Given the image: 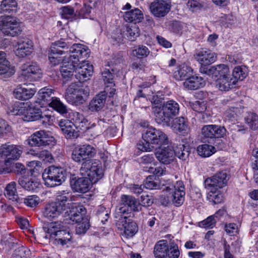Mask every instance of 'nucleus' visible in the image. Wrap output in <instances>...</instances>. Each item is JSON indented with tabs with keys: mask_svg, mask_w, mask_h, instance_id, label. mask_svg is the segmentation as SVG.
Listing matches in <instances>:
<instances>
[{
	"mask_svg": "<svg viewBox=\"0 0 258 258\" xmlns=\"http://www.w3.org/2000/svg\"><path fill=\"white\" fill-rule=\"evenodd\" d=\"M201 73L212 77L221 78L230 75L229 67L225 64H220L211 67L210 68H200Z\"/></svg>",
	"mask_w": 258,
	"mask_h": 258,
	"instance_id": "nucleus-15",
	"label": "nucleus"
},
{
	"mask_svg": "<svg viewBox=\"0 0 258 258\" xmlns=\"http://www.w3.org/2000/svg\"><path fill=\"white\" fill-rule=\"evenodd\" d=\"M10 109V112L14 115H24L26 113L27 107L23 103L16 102Z\"/></svg>",
	"mask_w": 258,
	"mask_h": 258,
	"instance_id": "nucleus-50",
	"label": "nucleus"
},
{
	"mask_svg": "<svg viewBox=\"0 0 258 258\" xmlns=\"http://www.w3.org/2000/svg\"><path fill=\"white\" fill-rule=\"evenodd\" d=\"M43 106H44V103L37 102V101L31 103L28 105V107H27L26 113L25 116L22 118L23 119L27 121L38 120L42 113L41 108Z\"/></svg>",
	"mask_w": 258,
	"mask_h": 258,
	"instance_id": "nucleus-19",
	"label": "nucleus"
},
{
	"mask_svg": "<svg viewBox=\"0 0 258 258\" xmlns=\"http://www.w3.org/2000/svg\"><path fill=\"white\" fill-rule=\"evenodd\" d=\"M62 222L60 221L48 223L44 224L43 230L45 234L44 236V238L46 239H51L53 240L56 233H57L60 229H62Z\"/></svg>",
	"mask_w": 258,
	"mask_h": 258,
	"instance_id": "nucleus-27",
	"label": "nucleus"
},
{
	"mask_svg": "<svg viewBox=\"0 0 258 258\" xmlns=\"http://www.w3.org/2000/svg\"><path fill=\"white\" fill-rule=\"evenodd\" d=\"M13 73V70H10V63L7 59L0 61V75L8 74L11 75Z\"/></svg>",
	"mask_w": 258,
	"mask_h": 258,
	"instance_id": "nucleus-63",
	"label": "nucleus"
},
{
	"mask_svg": "<svg viewBox=\"0 0 258 258\" xmlns=\"http://www.w3.org/2000/svg\"><path fill=\"white\" fill-rule=\"evenodd\" d=\"M189 105L194 111L198 112H204L207 109L206 104L204 101H196L189 102Z\"/></svg>",
	"mask_w": 258,
	"mask_h": 258,
	"instance_id": "nucleus-58",
	"label": "nucleus"
},
{
	"mask_svg": "<svg viewBox=\"0 0 258 258\" xmlns=\"http://www.w3.org/2000/svg\"><path fill=\"white\" fill-rule=\"evenodd\" d=\"M102 77L105 84L110 85V86H114L113 76L109 70L105 69L102 72Z\"/></svg>",
	"mask_w": 258,
	"mask_h": 258,
	"instance_id": "nucleus-62",
	"label": "nucleus"
},
{
	"mask_svg": "<svg viewBox=\"0 0 258 258\" xmlns=\"http://www.w3.org/2000/svg\"><path fill=\"white\" fill-rule=\"evenodd\" d=\"M106 100L105 92H101L95 95L90 101L89 109L92 112H98L103 108Z\"/></svg>",
	"mask_w": 258,
	"mask_h": 258,
	"instance_id": "nucleus-26",
	"label": "nucleus"
},
{
	"mask_svg": "<svg viewBox=\"0 0 258 258\" xmlns=\"http://www.w3.org/2000/svg\"><path fill=\"white\" fill-rule=\"evenodd\" d=\"M227 174L226 171H220L205 180L206 188L219 189L226 185L227 181Z\"/></svg>",
	"mask_w": 258,
	"mask_h": 258,
	"instance_id": "nucleus-17",
	"label": "nucleus"
},
{
	"mask_svg": "<svg viewBox=\"0 0 258 258\" xmlns=\"http://www.w3.org/2000/svg\"><path fill=\"white\" fill-rule=\"evenodd\" d=\"M39 202V198L36 195L29 196L24 199V203L30 207L36 206Z\"/></svg>",
	"mask_w": 258,
	"mask_h": 258,
	"instance_id": "nucleus-60",
	"label": "nucleus"
},
{
	"mask_svg": "<svg viewBox=\"0 0 258 258\" xmlns=\"http://www.w3.org/2000/svg\"><path fill=\"white\" fill-rule=\"evenodd\" d=\"M194 57L202 66H205L213 63L217 59L216 54L207 48L197 50Z\"/></svg>",
	"mask_w": 258,
	"mask_h": 258,
	"instance_id": "nucleus-16",
	"label": "nucleus"
},
{
	"mask_svg": "<svg viewBox=\"0 0 258 258\" xmlns=\"http://www.w3.org/2000/svg\"><path fill=\"white\" fill-rule=\"evenodd\" d=\"M192 73V70L186 65L181 66L178 70L174 72V76L176 79L178 80H184L187 79Z\"/></svg>",
	"mask_w": 258,
	"mask_h": 258,
	"instance_id": "nucleus-39",
	"label": "nucleus"
},
{
	"mask_svg": "<svg viewBox=\"0 0 258 258\" xmlns=\"http://www.w3.org/2000/svg\"><path fill=\"white\" fill-rule=\"evenodd\" d=\"M155 155L158 160L164 164H169L175 159L173 150L169 147L160 149Z\"/></svg>",
	"mask_w": 258,
	"mask_h": 258,
	"instance_id": "nucleus-25",
	"label": "nucleus"
},
{
	"mask_svg": "<svg viewBox=\"0 0 258 258\" xmlns=\"http://www.w3.org/2000/svg\"><path fill=\"white\" fill-rule=\"evenodd\" d=\"M77 117L78 119H76L75 123L68 119L59 120L58 125L67 138H77L79 136L78 132L76 131L75 128L79 127L80 125L78 124L83 123L84 118L82 114L78 113Z\"/></svg>",
	"mask_w": 258,
	"mask_h": 258,
	"instance_id": "nucleus-11",
	"label": "nucleus"
},
{
	"mask_svg": "<svg viewBox=\"0 0 258 258\" xmlns=\"http://www.w3.org/2000/svg\"><path fill=\"white\" fill-rule=\"evenodd\" d=\"M70 195L69 192L58 194L56 201L47 204L43 212V216L49 220L58 217L63 212L66 213L70 208L69 199Z\"/></svg>",
	"mask_w": 258,
	"mask_h": 258,
	"instance_id": "nucleus-4",
	"label": "nucleus"
},
{
	"mask_svg": "<svg viewBox=\"0 0 258 258\" xmlns=\"http://www.w3.org/2000/svg\"><path fill=\"white\" fill-rule=\"evenodd\" d=\"M242 109L238 105H232L229 107L225 112V117L229 120L235 119L239 114H240Z\"/></svg>",
	"mask_w": 258,
	"mask_h": 258,
	"instance_id": "nucleus-45",
	"label": "nucleus"
},
{
	"mask_svg": "<svg viewBox=\"0 0 258 258\" xmlns=\"http://www.w3.org/2000/svg\"><path fill=\"white\" fill-rule=\"evenodd\" d=\"M15 53L19 57H24L31 54L33 51V43L29 39H20L17 42Z\"/></svg>",
	"mask_w": 258,
	"mask_h": 258,
	"instance_id": "nucleus-18",
	"label": "nucleus"
},
{
	"mask_svg": "<svg viewBox=\"0 0 258 258\" xmlns=\"http://www.w3.org/2000/svg\"><path fill=\"white\" fill-rule=\"evenodd\" d=\"M226 134L224 126L216 124L204 125L201 129V135L205 142L212 143L215 139L223 137Z\"/></svg>",
	"mask_w": 258,
	"mask_h": 258,
	"instance_id": "nucleus-10",
	"label": "nucleus"
},
{
	"mask_svg": "<svg viewBox=\"0 0 258 258\" xmlns=\"http://www.w3.org/2000/svg\"><path fill=\"white\" fill-rule=\"evenodd\" d=\"M172 130L178 134H183L188 130L187 121L183 117H176L170 122V125Z\"/></svg>",
	"mask_w": 258,
	"mask_h": 258,
	"instance_id": "nucleus-31",
	"label": "nucleus"
},
{
	"mask_svg": "<svg viewBox=\"0 0 258 258\" xmlns=\"http://www.w3.org/2000/svg\"><path fill=\"white\" fill-rule=\"evenodd\" d=\"M168 246L166 240H160L155 245L154 254L155 258H166Z\"/></svg>",
	"mask_w": 258,
	"mask_h": 258,
	"instance_id": "nucleus-38",
	"label": "nucleus"
},
{
	"mask_svg": "<svg viewBox=\"0 0 258 258\" xmlns=\"http://www.w3.org/2000/svg\"><path fill=\"white\" fill-rule=\"evenodd\" d=\"M77 223L78 224L76 228V232L78 234H85L90 226L89 220L88 218H85L84 220Z\"/></svg>",
	"mask_w": 258,
	"mask_h": 258,
	"instance_id": "nucleus-55",
	"label": "nucleus"
},
{
	"mask_svg": "<svg viewBox=\"0 0 258 258\" xmlns=\"http://www.w3.org/2000/svg\"><path fill=\"white\" fill-rule=\"evenodd\" d=\"M80 173L83 176H87L93 183L97 182L104 176L102 164L97 160L83 162Z\"/></svg>",
	"mask_w": 258,
	"mask_h": 258,
	"instance_id": "nucleus-7",
	"label": "nucleus"
},
{
	"mask_svg": "<svg viewBox=\"0 0 258 258\" xmlns=\"http://www.w3.org/2000/svg\"><path fill=\"white\" fill-rule=\"evenodd\" d=\"M53 90L48 87H44L41 89L38 93V100L37 102L44 103V105H48L52 103V100L56 97H52L53 94Z\"/></svg>",
	"mask_w": 258,
	"mask_h": 258,
	"instance_id": "nucleus-32",
	"label": "nucleus"
},
{
	"mask_svg": "<svg viewBox=\"0 0 258 258\" xmlns=\"http://www.w3.org/2000/svg\"><path fill=\"white\" fill-rule=\"evenodd\" d=\"M22 153V148L15 145L6 144L3 145L0 148V156L7 158L5 161V164L6 165L11 161L18 160L20 157Z\"/></svg>",
	"mask_w": 258,
	"mask_h": 258,
	"instance_id": "nucleus-13",
	"label": "nucleus"
},
{
	"mask_svg": "<svg viewBox=\"0 0 258 258\" xmlns=\"http://www.w3.org/2000/svg\"><path fill=\"white\" fill-rule=\"evenodd\" d=\"M72 239V234L69 231L60 229L59 231L56 233L53 240H54L55 244L64 245L71 241Z\"/></svg>",
	"mask_w": 258,
	"mask_h": 258,
	"instance_id": "nucleus-36",
	"label": "nucleus"
},
{
	"mask_svg": "<svg viewBox=\"0 0 258 258\" xmlns=\"http://www.w3.org/2000/svg\"><path fill=\"white\" fill-rule=\"evenodd\" d=\"M173 150L174 157L176 156L183 161L186 160L190 154L189 147L185 145L183 143L177 144Z\"/></svg>",
	"mask_w": 258,
	"mask_h": 258,
	"instance_id": "nucleus-37",
	"label": "nucleus"
},
{
	"mask_svg": "<svg viewBox=\"0 0 258 258\" xmlns=\"http://www.w3.org/2000/svg\"><path fill=\"white\" fill-rule=\"evenodd\" d=\"M33 87L32 84H24L23 86L18 87L14 92L15 98L25 100L31 98L36 91Z\"/></svg>",
	"mask_w": 258,
	"mask_h": 258,
	"instance_id": "nucleus-23",
	"label": "nucleus"
},
{
	"mask_svg": "<svg viewBox=\"0 0 258 258\" xmlns=\"http://www.w3.org/2000/svg\"><path fill=\"white\" fill-rule=\"evenodd\" d=\"M5 195L9 200L18 202L19 197L15 182H11L7 185L5 188Z\"/></svg>",
	"mask_w": 258,
	"mask_h": 258,
	"instance_id": "nucleus-41",
	"label": "nucleus"
},
{
	"mask_svg": "<svg viewBox=\"0 0 258 258\" xmlns=\"http://www.w3.org/2000/svg\"><path fill=\"white\" fill-rule=\"evenodd\" d=\"M44 184L48 187L60 185L66 178V173L63 169L54 166L46 168L42 173Z\"/></svg>",
	"mask_w": 258,
	"mask_h": 258,
	"instance_id": "nucleus-6",
	"label": "nucleus"
},
{
	"mask_svg": "<svg viewBox=\"0 0 258 258\" xmlns=\"http://www.w3.org/2000/svg\"><path fill=\"white\" fill-rule=\"evenodd\" d=\"M87 211L86 208L83 205H78L74 207L71 211L70 220L76 223L81 222L85 218H88L86 216Z\"/></svg>",
	"mask_w": 258,
	"mask_h": 258,
	"instance_id": "nucleus-34",
	"label": "nucleus"
},
{
	"mask_svg": "<svg viewBox=\"0 0 258 258\" xmlns=\"http://www.w3.org/2000/svg\"><path fill=\"white\" fill-rule=\"evenodd\" d=\"M41 136V146H53L55 144L54 138L51 136L49 132L44 131Z\"/></svg>",
	"mask_w": 258,
	"mask_h": 258,
	"instance_id": "nucleus-56",
	"label": "nucleus"
},
{
	"mask_svg": "<svg viewBox=\"0 0 258 258\" xmlns=\"http://www.w3.org/2000/svg\"><path fill=\"white\" fill-rule=\"evenodd\" d=\"M179 254L180 252L177 245L168 246L167 255L168 258H178Z\"/></svg>",
	"mask_w": 258,
	"mask_h": 258,
	"instance_id": "nucleus-64",
	"label": "nucleus"
},
{
	"mask_svg": "<svg viewBox=\"0 0 258 258\" xmlns=\"http://www.w3.org/2000/svg\"><path fill=\"white\" fill-rule=\"evenodd\" d=\"M126 35L128 39L134 41L140 35V30L136 24H131L126 27Z\"/></svg>",
	"mask_w": 258,
	"mask_h": 258,
	"instance_id": "nucleus-53",
	"label": "nucleus"
},
{
	"mask_svg": "<svg viewBox=\"0 0 258 258\" xmlns=\"http://www.w3.org/2000/svg\"><path fill=\"white\" fill-rule=\"evenodd\" d=\"M244 120L251 130H258V115L256 113L248 112L244 117Z\"/></svg>",
	"mask_w": 258,
	"mask_h": 258,
	"instance_id": "nucleus-43",
	"label": "nucleus"
},
{
	"mask_svg": "<svg viewBox=\"0 0 258 258\" xmlns=\"http://www.w3.org/2000/svg\"><path fill=\"white\" fill-rule=\"evenodd\" d=\"M89 3H85L79 12V15L83 18H87L93 7H96V0H89Z\"/></svg>",
	"mask_w": 258,
	"mask_h": 258,
	"instance_id": "nucleus-44",
	"label": "nucleus"
},
{
	"mask_svg": "<svg viewBox=\"0 0 258 258\" xmlns=\"http://www.w3.org/2000/svg\"><path fill=\"white\" fill-rule=\"evenodd\" d=\"M247 75V69L245 67L237 66L234 68L232 73V77L238 80L242 81Z\"/></svg>",
	"mask_w": 258,
	"mask_h": 258,
	"instance_id": "nucleus-46",
	"label": "nucleus"
},
{
	"mask_svg": "<svg viewBox=\"0 0 258 258\" xmlns=\"http://www.w3.org/2000/svg\"><path fill=\"white\" fill-rule=\"evenodd\" d=\"M183 86L187 90H195L203 87L205 82L201 77L190 76L183 83Z\"/></svg>",
	"mask_w": 258,
	"mask_h": 258,
	"instance_id": "nucleus-29",
	"label": "nucleus"
},
{
	"mask_svg": "<svg viewBox=\"0 0 258 258\" xmlns=\"http://www.w3.org/2000/svg\"><path fill=\"white\" fill-rule=\"evenodd\" d=\"M86 57H83L79 62H82L80 66H78L76 69V74L75 77L79 80L80 82L83 79L90 77L93 71V67L92 65L89 64L88 63L85 61V59ZM80 63H79L78 66Z\"/></svg>",
	"mask_w": 258,
	"mask_h": 258,
	"instance_id": "nucleus-24",
	"label": "nucleus"
},
{
	"mask_svg": "<svg viewBox=\"0 0 258 258\" xmlns=\"http://www.w3.org/2000/svg\"><path fill=\"white\" fill-rule=\"evenodd\" d=\"M150 53L147 47L143 45L137 46L133 50V54L138 58L146 57Z\"/></svg>",
	"mask_w": 258,
	"mask_h": 258,
	"instance_id": "nucleus-54",
	"label": "nucleus"
},
{
	"mask_svg": "<svg viewBox=\"0 0 258 258\" xmlns=\"http://www.w3.org/2000/svg\"><path fill=\"white\" fill-rule=\"evenodd\" d=\"M216 86L219 90L227 91L232 89L236 84V79L230 75L223 78H218L216 80Z\"/></svg>",
	"mask_w": 258,
	"mask_h": 258,
	"instance_id": "nucleus-30",
	"label": "nucleus"
},
{
	"mask_svg": "<svg viewBox=\"0 0 258 258\" xmlns=\"http://www.w3.org/2000/svg\"><path fill=\"white\" fill-rule=\"evenodd\" d=\"M80 83H72L66 90L65 98L69 103L76 105L82 104L89 96V89L80 88Z\"/></svg>",
	"mask_w": 258,
	"mask_h": 258,
	"instance_id": "nucleus-5",
	"label": "nucleus"
},
{
	"mask_svg": "<svg viewBox=\"0 0 258 258\" xmlns=\"http://www.w3.org/2000/svg\"><path fill=\"white\" fill-rule=\"evenodd\" d=\"M121 223L122 226L121 229L123 230L121 235L124 238L133 237L138 231V226L132 219L124 216L122 218Z\"/></svg>",
	"mask_w": 258,
	"mask_h": 258,
	"instance_id": "nucleus-21",
	"label": "nucleus"
},
{
	"mask_svg": "<svg viewBox=\"0 0 258 258\" xmlns=\"http://www.w3.org/2000/svg\"><path fill=\"white\" fill-rule=\"evenodd\" d=\"M48 106L53 108L54 110L61 114L68 113L67 106L57 98L54 99V100H52V103H50Z\"/></svg>",
	"mask_w": 258,
	"mask_h": 258,
	"instance_id": "nucleus-51",
	"label": "nucleus"
},
{
	"mask_svg": "<svg viewBox=\"0 0 258 258\" xmlns=\"http://www.w3.org/2000/svg\"><path fill=\"white\" fill-rule=\"evenodd\" d=\"M123 17L126 22L133 23V24L141 22L144 18L143 13L138 8L125 12Z\"/></svg>",
	"mask_w": 258,
	"mask_h": 258,
	"instance_id": "nucleus-35",
	"label": "nucleus"
},
{
	"mask_svg": "<svg viewBox=\"0 0 258 258\" xmlns=\"http://www.w3.org/2000/svg\"><path fill=\"white\" fill-rule=\"evenodd\" d=\"M30 153L32 156L36 157L40 160L48 161L51 158V155L50 152L46 150H31Z\"/></svg>",
	"mask_w": 258,
	"mask_h": 258,
	"instance_id": "nucleus-52",
	"label": "nucleus"
},
{
	"mask_svg": "<svg viewBox=\"0 0 258 258\" xmlns=\"http://www.w3.org/2000/svg\"><path fill=\"white\" fill-rule=\"evenodd\" d=\"M170 0H155L150 5V11L152 15L157 18L165 16L170 11Z\"/></svg>",
	"mask_w": 258,
	"mask_h": 258,
	"instance_id": "nucleus-14",
	"label": "nucleus"
},
{
	"mask_svg": "<svg viewBox=\"0 0 258 258\" xmlns=\"http://www.w3.org/2000/svg\"><path fill=\"white\" fill-rule=\"evenodd\" d=\"M197 152L200 156L208 157L215 153L216 149L212 145L203 144L198 147Z\"/></svg>",
	"mask_w": 258,
	"mask_h": 258,
	"instance_id": "nucleus-42",
	"label": "nucleus"
},
{
	"mask_svg": "<svg viewBox=\"0 0 258 258\" xmlns=\"http://www.w3.org/2000/svg\"><path fill=\"white\" fill-rule=\"evenodd\" d=\"M144 187L149 189H157L160 188L158 180L156 179L154 175L148 176L144 182Z\"/></svg>",
	"mask_w": 258,
	"mask_h": 258,
	"instance_id": "nucleus-47",
	"label": "nucleus"
},
{
	"mask_svg": "<svg viewBox=\"0 0 258 258\" xmlns=\"http://www.w3.org/2000/svg\"><path fill=\"white\" fill-rule=\"evenodd\" d=\"M153 112L158 123L170 126L171 120L179 113V105L174 100H169L160 106L153 107Z\"/></svg>",
	"mask_w": 258,
	"mask_h": 258,
	"instance_id": "nucleus-2",
	"label": "nucleus"
},
{
	"mask_svg": "<svg viewBox=\"0 0 258 258\" xmlns=\"http://www.w3.org/2000/svg\"><path fill=\"white\" fill-rule=\"evenodd\" d=\"M22 71L21 80L30 81H35L40 78L42 76V70L36 62H28L21 67Z\"/></svg>",
	"mask_w": 258,
	"mask_h": 258,
	"instance_id": "nucleus-12",
	"label": "nucleus"
},
{
	"mask_svg": "<svg viewBox=\"0 0 258 258\" xmlns=\"http://www.w3.org/2000/svg\"><path fill=\"white\" fill-rule=\"evenodd\" d=\"M121 207L120 213H125L126 212L139 211L140 209V203L136 198L132 196L122 195L121 197Z\"/></svg>",
	"mask_w": 258,
	"mask_h": 258,
	"instance_id": "nucleus-20",
	"label": "nucleus"
},
{
	"mask_svg": "<svg viewBox=\"0 0 258 258\" xmlns=\"http://www.w3.org/2000/svg\"><path fill=\"white\" fill-rule=\"evenodd\" d=\"M44 130H40L33 133L27 140L28 143L31 146H41V136Z\"/></svg>",
	"mask_w": 258,
	"mask_h": 258,
	"instance_id": "nucleus-48",
	"label": "nucleus"
},
{
	"mask_svg": "<svg viewBox=\"0 0 258 258\" xmlns=\"http://www.w3.org/2000/svg\"><path fill=\"white\" fill-rule=\"evenodd\" d=\"M19 184L25 190L28 191H36L40 186V183L37 180L29 176H22L18 180Z\"/></svg>",
	"mask_w": 258,
	"mask_h": 258,
	"instance_id": "nucleus-28",
	"label": "nucleus"
},
{
	"mask_svg": "<svg viewBox=\"0 0 258 258\" xmlns=\"http://www.w3.org/2000/svg\"><path fill=\"white\" fill-rule=\"evenodd\" d=\"M70 182L71 187L74 191L82 193L88 191L93 183L87 177L73 178Z\"/></svg>",
	"mask_w": 258,
	"mask_h": 258,
	"instance_id": "nucleus-22",
	"label": "nucleus"
},
{
	"mask_svg": "<svg viewBox=\"0 0 258 258\" xmlns=\"http://www.w3.org/2000/svg\"><path fill=\"white\" fill-rule=\"evenodd\" d=\"M72 54L65 57L62 60V65L60 70L62 77L67 81L70 78H73V73L78 66L79 61L83 57H88L89 50L87 47L81 44H74L70 48Z\"/></svg>",
	"mask_w": 258,
	"mask_h": 258,
	"instance_id": "nucleus-1",
	"label": "nucleus"
},
{
	"mask_svg": "<svg viewBox=\"0 0 258 258\" xmlns=\"http://www.w3.org/2000/svg\"><path fill=\"white\" fill-rule=\"evenodd\" d=\"M188 10L192 12H196L200 11L203 5L199 1L197 0H189L186 4Z\"/></svg>",
	"mask_w": 258,
	"mask_h": 258,
	"instance_id": "nucleus-59",
	"label": "nucleus"
},
{
	"mask_svg": "<svg viewBox=\"0 0 258 258\" xmlns=\"http://www.w3.org/2000/svg\"><path fill=\"white\" fill-rule=\"evenodd\" d=\"M144 142L138 144V148L143 151H151L163 144H167L168 138L166 134L159 130L149 127L142 134Z\"/></svg>",
	"mask_w": 258,
	"mask_h": 258,
	"instance_id": "nucleus-3",
	"label": "nucleus"
},
{
	"mask_svg": "<svg viewBox=\"0 0 258 258\" xmlns=\"http://www.w3.org/2000/svg\"><path fill=\"white\" fill-rule=\"evenodd\" d=\"M210 189L207 195V199L214 204H218L222 203L224 200L223 194L218 190V189L208 188Z\"/></svg>",
	"mask_w": 258,
	"mask_h": 258,
	"instance_id": "nucleus-40",
	"label": "nucleus"
},
{
	"mask_svg": "<svg viewBox=\"0 0 258 258\" xmlns=\"http://www.w3.org/2000/svg\"><path fill=\"white\" fill-rule=\"evenodd\" d=\"M72 46H71V45L68 43L59 40L51 44L49 51L52 52L53 54H56L59 55L69 51L72 54V52L70 51V48Z\"/></svg>",
	"mask_w": 258,
	"mask_h": 258,
	"instance_id": "nucleus-33",
	"label": "nucleus"
},
{
	"mask_svg": "<svg viewBox=\"0 0 258 258\" xmlns=\"http://www.w3.org/2000/svg\"><path fill=\"white\" fill-rule=\"evenodd\" d=\"M17 3L15 0H3L1 8L3 12H11L17 11Z\"/></svg>",
	"mask_w": 258,
	"mask_h": 258,
	"instance_id": "nucleus-49",
	"label": "nucleus"
},
{
	"mask_svg": "<svg viewBox=\"0 0 258 258\" xmlns=\"http://www.w3.org/2000/svg\"><path fill=\"white\" fill-rule=\"evenodd\" d=\"M216 223L215 216H210L200 223V226L205 228H212Z\"/></svg>",
	"mask_w": 258,
	"mask_h": 258,
	"instance_id": "nucleus-61",
	"label": "nucleus"
},
{
	"mask_svg": "<svg viewBox=\"0 0 258 258\" xmlns=\"http://www.w3.org/2000/svg\"><path fill=\"white\" fill-rule=\"evenodd\" d=\"M185 191H174V193L172 195V203L176 206H179L181 205L184 201Z\"/></svg>",
	"mask_w": 258,
	"mask_h": 258,
	"instance_id": "nucleus-57",
	"label": "nucleus"
},
{
	"mask_svg": "<svg viewBox=\"0 0 258 258\" xmlns=\"http://www.w3.org/2000/svg\"><path fill=\"white\" fill-rule=\"evenodd\" d=\"M0 30L7 36L15 37L22 32L18 19L10 16H0Z\"/></svg>",
	"mask_w": 258,
	"mask_h": 258,
	"instance_id": "nucleus-8",
	"label": "nucleus"
},
{
	"mask_svg": "<svg viewBox=\"0 0 258 258\" xmlns=\"http://www.w3.org/2000/svg\"><path fill=\"white\" fill-rule=\"evenodd\" d=\"M96 149L89 144L78 146L72 153V159L77 162L94 161L91 160L96 154Z\"/></svg>",
	"mask_w": 258,
	"mask_h": 258,
	"instance_id": "nucleus-9",
	"label": "nucleus"
}]
</instances>
